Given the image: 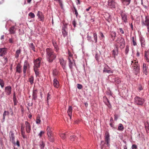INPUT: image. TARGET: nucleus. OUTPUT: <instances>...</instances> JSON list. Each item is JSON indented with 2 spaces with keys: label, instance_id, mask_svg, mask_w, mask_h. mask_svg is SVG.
Instances as JSON below:
<instances>
[{
  "label": "nucleus",
  "instance_id": "nucleus-1",
  "mask_svg": "<svg viewBox=\"0 0 149 149\" xmlns=\"http://www.w3.org/2000/svg\"><path fill=\"white\" fill-rule=\"evenodd\" d=\"M47 61L52 63L56 58V54L54 53L53 50L51 48H47L45 50Z\"/></svg>",
  "mask_w": 149,
  "mask_h": 149
},
{
  "label": "nucleus",
  "instance_id": "nucleus-2",
  "mask_svg": "<svg viewBox=\"0 0 149 149\" xmlns=\"http://www.w3.org/2000/svg\"><path fill=\"white\" fill-rule=\"evenodd\" d=\"M134 102L135 104L142 106L145 100L143 98L136 96L134 98Z\"/></svg>",
  "mask_w": 149,
  "mask_h": 149
},
{
  "label": "nucleus",
  "instance_id": "nucleus-3",
  "mask_svg": "<svg viewBox=\"0 0 149 149\" xmlns=\"http://www.w3.org/2000/svg\"><path fill=\"white\" fill-rule=\"evenodd\" d=\"M131 64L132 65V67L136 71L135 74H137L139 71V67L138 65V62H134L132 61H131Z\"/></svg>",
  "mask_w": 149,
  "mask_h": 149
},
{
  "label": "nucleus",
  "instance_id": "nucleus-4",
  "mask_svg": "<svg viewBox=\"0 0 149 149\" xmlns=\"http://www.w3.org/2000/svg\"><path fill=\"white\" fill-rule=\"evenodd\" d=\"M143 25H144L146 26L148 30V32H149V17L146 16L145 17V20L144 21L143 20L142 22Z\"/></svg>",
  "mask_w": 149,
  "mask_h": 149
},
{
  "label": "nucleus",
  "instance_id": "nucleus-5",
  "mask_svg": "<svg viewBox=\"0 0 149 149\" xmlns=\"http://www.w3.org/2000/svg\"><path fill=\"white\" fill-rule=\"evenodd\" d=\"M104 137L105 141L106 143V144L107 146H108L110 141V139L109 134L108 132H105L104 135Z\"/></svg>",
  "mask_w": 149,
  "mask_h": 149
},
{
  "label": "nucleus",
  "instance_id": "nucleus-6",
  "mask_svg": "<svg viewBox=\"0 0 149 149\" xmlns=\"http://www.w3.org/2000/svg\"><path fill=\"white\" fill-rule=\"evenodd\" d=\"M108 5L111 8H115L116 3L115 0H109L108 1Z\"/></svg>",
  "mask_w": 149,
  "mask_h": 149
},
{
  "label": "nucleus",
  "instance_id": "nucleus-7",
  "mask_svg": "<svg viewBox=\"0 0 149 149\" xmlns=\"http://www.w3.org/2000/svg\"><path fill=\"white\" fill-rule=\"evenodd\" d=\"M29 68V64L27 61H25L24 62L23 66V72L25 75V73L26 72V69Z\"/></svg>",
  "mask_w": 149,
  "mask_h": 149
},
{
  "label": "nucleus",
  "instance_id": "nucleus-8",
  "mask_svg": "<svg viewBox=\"0 0 149 149\" xmlns=\"http://www.w3.org/2000/svg\"><path fill=\"white\" fill-rule=\"evenodd\" d=\"M116 42L117 43H120L121 45H125V42L124 39L122 37L118 38Z\"/></svg>",
  "mask_w": 149,
  "mask_h": 149
},
{
  "label": "nucleus",
  "instance_id": "nucleus-9",
  "mask_svg": "<svg viewBox=\"0 0 149 149\" xmlns=\"http://www.w3.org/2000/svg\"><path fill=\"white\" fill-rule=\"evenodd\" d=\"M25 125L26 132L27 133H30L31 130L30 124L27 121H26L25 122Z\"/></svg>",
  "mask_w": 149,
  "mask_h": 149
},
{
  "label": "nucleus",
  "instance_id": "nucleus-10",
  "mask_svg": "<svg viewBox=\"0 0 149 149\" xmlns=\"http://www.w3.org/2000/svg\"><path fill=\"white\" fill-rule=\"evenodd\" d=\"M37 15L38 16V18L40 19V21L42 22L44 21V17L42 12L39 11H38Z\"/></svg>",
  "mask_w": 149,
  "mask_h": 149
},
{
  "label": "nucleus",
  "instance_id": "nucleus-11",
  "mask_svg": "<svg viewBox=\"0 0 149 149\" xmlns=\"http://www.w3.org/2000/svg\"><path fill=\"white\" fill-rule=\"evenodd\" d=\"M68 60L69 62V66L71 70L73 69V65H75V64L74 61V60L72 59V61H71L69 57H68Z\"/></svg>",
  "mask_w": 149,
  "mask_h": 149
},
{
  "label": "nucleus",
  "instance_id": "nucleus-12",
  "mask_svg": "<svg viewBox=\"0 0 149 149\" xmlns=\"http://www.w3.org/2000/svg\"><path fill=\"white\" fill-rule=\"evenodd\" d=\"M7 49L6 48H0V56H2L7 53Z\"/></svg>",
  "mask_w": 149,
  "mask_h": 149
},
{
  "label": "nucleus",
  "instance_id": "nucleus-13",
  "mask_svg": "<svg viewBox=\"0 0 149 149\" xmlns=\"http://www.w3.org/2000/svg\"><path fill=\"white\" fill-rule=\"evenodd\" d=\"M122 19L124 22L126 23L127 22V15L124 13L122 12L121 13Z\"/></svg>",
  "mask_w": 149,
  "mask_h": 149
},
{
  "label": "nucleus",
  "instance_id": "nucleus-14",
  "mask_svg": "<svg viewBox=\"0 0 149 149\" xmlns=\"http://www.w3.org/2000/svg\"><path fill=\"white\" fill-rule=\"evenodd\" d=\"M59 62L61 65L62 66L63 69L65 68V64L66 61L64 60L62 58H60L59 59Z\"/></svg>",
  "mask_w": 149,
  "mask_h": 149
},
{
  "label": "nucleus",
  "instance_id": "nucleus-15",
  "mask_svg": "<svg viewBox=\"0 0 149 149\" xmlns=\"http://www.w3.org/2000/svg\"><path fill=\"white\" fill-rule=\"evenodd\" d=\"M11 87L10 86H6L5 88V92L7 95H9L11 93Z\"/></svg>",
  "mask_w": 149,
  "mask_h": 149
},
{
  "label": "nucleus",
  "instance_id": "nucleus-16",
  "mask_svg": "<svg viewBox=\"0 0 149 149\" xmlns=\"http://www.w3.org/2000/svg\"><path fill=\"white\" fill-rule=\"evenodd\" d=\"M40 60L39 58L35 60L34 61V66H36V67H40Z\"/></svg>",
  "mask_w": 149,
  "mask_h": 149
},
{
  "label": "nucleus",
  "instance_id": "nucleus-17",
  "mask_svg": "<svg viewBox=\"0 0 149 149\" xmlns=\"http://www.w3.org/2000/svg\"><path fill=\"white\" fill-rule=\"evenodd\" d=\"M53 85L56 88H58L59 87V82L55 78L54 79Z\"/></svg>",
  "mask_w": 149,
  "mask_h": 149
},
{
  "label": "nucleus",
  "instance_id": "nucleus-18",
  "mask_svg": "<svg viewBox=\"0 0 149 149\" xmlns=\"http://www.w3.org/2000/svg\"><path fill=\"white\" fill-rule=\"evenodd\" d=\"M38 93V91L37 89H34L33 92V99L35 100L36 99L37 97V94Z\"/></svg>",
  "mask_w": 149,
  "mask_h": 149
},
{
  "label": "nucleus",
  "instance_id": "nucleus-19",
  "mask_svg": "<svg viewBox=\"0 0 149 149\" xmlns=\"http://www.w3.org/2000/svg\"><path fill=\"white\" fill-rule=\"evenodd\" d=\"M52 43L53 45L54 48L56 52H58V49L59 48L56 42L55 41V40H52Z\"/></svg>",
  "mask_w": 149,
  "mask_h": 149
},
{
  "label": "nucleus",
  "instance_id": "nucleus-20",
  "mask_svg": "<svg viewBox=\"0 0 149 149\" xmlns=\"http://www.w3.org/2000/svg\"><path fill=\"white\" fill-rule=\"evenodd\" d=\"M72 113V108L71 106H69L67 111V113L68 116L70 117V119H71Z\"/></svg>",
  "mask_w": 149,
  "mask_h": 149
},
{
  "label": "nucleus",
  "instance_id": "nucleus-21",
  "mask_svg": "<svg viewBox=\"0 0 149 149\" xmlns=\"http://www.w3.org/2000/svg\"><path fill=\"white\" fill-rule=\"evenodd\" d=\"M52 131L53 129L51 127L49 126H47L46 129L47 134H53Z\"/></svg>",
  "mask_w": 149,
  "mask_h": 149
},
{
  "label": "nucleus",
  "instance_id": "nucleus-22",
  "mask_svg": "<svg viewBox=\"0 0 149 149\" xmlns=\"http://www.w3.org/2000/svg\"><path fill=\"white\" fill-rule=\"evenodd\" d=\"M48 139L51 142H53L54 141V137L53 134H48Z\"/></svg>",
  "mask_w": 149,
  "mask_h": 149
},
{
  "label": "nucleus",
  "instance_id": "nucleus-23",
  "mask_svg": "<svg viewBox=\"0 0 149 149\" xmlns=\"http://www.w3.org/2000/svg\"><path fill=\"white\" fill-rule=\"evenodd\" d=\"M147 69L148 68L147 67L146 64L144 63L143 64V72L146 75L148 74Z\"/></svg>",
  "mask_w": 149,
  "mask_h": 149
},
{
  "label": "nucleus",
  "instance_id": "nucleus-24",
  "mask_svg": "<svg viewBox=\"0 0 149 149\" xmlns=\"http://www.w3.org/2000/svg\"><path fill=\"white\" fill-rule=\"evenodd\" d=\"M110 35L111 38L112 40L114 41L116 36V32L115 31H111V32Z\"/></svg>",
  "mask_w": 149,
  "mask_h": 149
},
{
  "label": "nucleus",
  "instance_id": "nucleus-25",
  "mask_svg": "<svg viewBox=\"0 0 149 149\" xmlns=\"http://www.w3.org/2000/svg\"><path fill=\"white\" fill-rule=\"evenodd\" d=\"M16 29L15 27L13 26L11 27L9 29V31L10 34H14L15 33Z\"/></svg>",
  "mask_w": 149,
  "mask_h": 149
},
{
  "label": "nucleus",
  "instance_id": "nucleus-26",
  "mask_svg": "<svg viewBox=\"0 0 149 149\" xmlns=\"http://www.w3.org/2000/svg\"><path fill=\"white\" fill-rule=\"evenodd\" d=\"M21 65L19 64H18L16 67V72H18L19 73H20L21 72Z\"/></svg>",
  "mask_w": 149,
  "mask_h": 149
},
{
  "label": "nucleus",
  "instance_id": "nucleus-27",
  "mask_svg": "<svg viewBox=\"0 0 149 149\" xmlns=\"http://www.w3.org/2000/svg\"><path fill=\"white\" fill-rule=\"evenodd\" d=\"M62 35L64 37H65L68 35V32L65 28H63L62 30Z\"/></svg>",
  "mask_w": 149,
  "mask_h": 149
},
{
  "label": "nucleus",
  "instance_id": "nucleus-28",
  "mask_svg": "<svg viewBox=\"0 0 149 149\" xmlns=\"http://www.w3.org/2000/svg\"><path fill=\"white\" fill-rule=\"evenodd\" d=\"M21 51L20 49L17 50L16 51L15 54V56L16 58H17L19 57V54L21 53Z\"/></svg>",
  "mask_w": 149,
  "mask_h": 149
},
{
  "label": "nucleus",
  "instance_id": "nucleus-29",
  "mask_svg": "<svg viewBox=\"0 0 149 149\" xmlns=\"http://www.w3.org/2000/svg\"><path fill=\"white\" fill-rule=\"evenodd\" d=\"M10 138L11 140L12 143H15L14 135L13 133H12L10 136Z\"/></svg>",
  "mask_w": 149,
  "mask_h": 149
},
{
  "label": "nucleus",
  "instance_id": "nucleus-30",
  "mask_svg": "<svg viewBox=\"0 0 149 149\" xmlns=\"http://www.w3.org/2000/svg\"><path fill=\"white\" fill-rule=\"evenodd\" d=\"M131 0H122L123 3L126 5H129L130 2Z\"/></svg>",
  "mask_w": 149,
  "mask_h": 149
},
{
  "label": "nucleus",
  "instance_id": "nucleus-31",
  "mask_svg": "<svg viewBox=\"0 0 149 149\" xmlns=\"http://www.w3.org/2000/svg\"><path fill=\"white\" fill-rule=\"evenodd\" d=\"M112 54L114 58H116V56H117L118 54V52L117 49H116L113 50L112 51Z\"/></svg>",
  "mask_w": 149,
  "mask_h": 149
},
{
  "label": "nucleus",
  "instance_id": "nucleus-32",
  "mask_svg": "<svg viewBox=\"0 0 149 149\" xmlns=\"http://www.w3.org/2000/svg\"><path fill=\"white\" fill-rule=\"evenodd\" d=\"M132 41L133 45L134 46H136L137 45V43L136 42V38L133 36L132 37Z\"/></svg>",
  "mask_w": 149,
  "mask_h": 149
},
{
  "label": "nucleus",
  "instance_id": "nucleus-33",
  "mask_svg": "<svg viewBox=\"0 0 149 149\" xmlns=\"http://www.w3.org/2000/svg\"><path fill=\"white\" fill-rule=\"evenodd\" d=\"M29 80L31 85H32L33 84L34 78L33 76H31Z\"/></svg>",
  "mask_w": 149,
  "mask_h": 149
},
{
  "label": "nucleus",
  "instance_id": "nucleus-34",
  "mask_svg": "<svg viewBox=\"0 0 149 149\" xmlns=\"http://www.w3.org/2000/svg\"><path fill=\"white\" fill-rule=\"evenodd\" d=\"M141 45L142 47H144L145 45V41L143 38H141L140 39Z\"/></svg>",
  "mask_w": 149,
  "mask_h": 149
},
{
  "label": "nucleus",
  "instance_id": "nucleus-35",
  "mask_svg": "<svg viewBox=\"0 0 149 149\" xmlns=\"http://www.w3.org/2000/svg\"><path fill=\"white\" fill-rule=\"evenodd\" d=\"M59 135L62 139H65L66 137L65 133H61Z\"/></svg>",
  "mask_w": 149,
  "mask_h": 149
},
{
  "label": "nucleus",
  "instance_id": "nucleus-36",
  "mask_svg": "<svg viewBox=\"0 0 149 149\" xmlns=\"http://www.w3.org/2000/svg\"><path fill=\"white\" fill-rule=\"evenodd\" d=\"M118 130L120 131H122L124 129V127L121 124H120L118 127Z\"/></svg>",
  "mask_w": 149,
  "mask_h": 149
},
{
  "label": "nucleus",
  "instance_id": "nucleus-37",
  "mask_svg": "<svg viewBox=\"0 0 149 149\" xmlns=\"http://www.w3.org/2000/svg\"><path fill=\"white\" fill-rule=\"evenodd\" d=\"M51 98V96L49 94V93H48L47 94V103L48 104H49V99H50Z\"/></svg>",
  "mask_w": 149,
  "mask_h": 149
},
{
  "label": "nucleus",
  "instance_id": "nucleus-38",
  "mask_svg": "<svg viewBox=\"0 0 149 149\" xmlns=\"http://www.w3.org/2000/svg\"><path fill=\"white\" fill-rule=\"evenodd\" d=\"M0 85L2 88H3L4 86V83L3 80L0 78Z\"/></svg>",
  "mask_w": 149,
  "mask_h": 149
},
{
  "label": "nucleus",
  "instance_id": "nucleus-39",
  "mask_svg": "<svg viewBox=\"0 0 149 149\" xmlns=\"http://www.w3.org/2000/svg\"><path fill=\"white\" fill-rule=\"evenodd\" d=\"M13 100L14 102V104L15 105H16L17 104L16 99L15 96V93H13Z\"/></svg>",
  "mask_w": 149,
  "mask_h": 149
},
{
  "label": "nucleus",
  "instance_id": "nucleus-40",
  "mask_svg": "<svg viewBox=\"0 0 149 149\" xmlns=\"http://www.w3.org/2000/svg\"><path fill=\"white\" fill-rule=\"evenodd\" d=\"M93 37L94 40L95 41V42L96 43L97 41V34L96 33H93Z\"/></svg>",
  "mask_w": 149,
  "mask_h": 149
},
{
  "label": "nucleus",
  "instance_id": "nucleus-41",
  "mask_svg": "<svg viewBox=\"0 0 149 149\" xmlns=\"http://www.w3.org/2000/svg\"><path fill=\"white\" fill-rule=\"evenodd\" d=\"M30 47L32 50L34 52L35 51V46L33 43L30 44Z\"/></svg>",
  "mask_w": 149,
  "mask_h": 149
},
{
  "label": "nucleus",
  "instance_id": "nucleus-42",
  "mask_svg": "<svg viewBox=\"0 0 149 149\" xmlns=\"http://www.w3.org/2000/svg\"><path fill=\"white\" fill-rule=\"evenodd\" d=\"M40 146L41 148H43L45 146V144L44 142L42 141H40Z\"/></svg>",
  "mask_w": 149,
  "mask_h": 149
},
{
  "label": "nucleus",
  "instance_id": "nucleus-43",
  "mask_svg": "<svg viewBox=\"0 0 149 149\" xmlns=\"http://www.w3.org/2000/svg\"><path fill=\"white\" fill-rule=\"evenodd\" d=\"M103 72H107L109 73H111L113 72V71L109 70H108L104 68L103 70Z\"/></svg>",
  "mask_w": 149,
  "mask_h": 149
},
{
  "label": "nucleus",
  "instance_id": "nucleus-44",
  "mask_svg": "<svg viewBox=\"0 0 149 149\" xmlns=\"http://www.w3.org/2000/svg\"><path fill=\"white\" fill-rule=\"evenodd\" d=\"M29 15L31 18H34L35 17V15L32 12L29 13Z\"/></svg>",
  "mask_w": 149,
  "mask_h": 149
},
{
  "label": "nucleus",
  "instance_id": "nucleus-45",
  "mask_svg": "<svg viewBox=\"0 0 149 149\" xmlns=\"http://www.w3.org/2000/svg\"><path fill=\"white\" fill-rule=\"evenodd\" d=\"M129 51V47L128 45H127L126 46L125 50V52L126 54H127L128 53Z\"/></svg>",
  "mask_w": 149,
  "mask_h": 149
},
{
  "label": "nucleus",
  "instance_id": "nucleus-46",
  "mask_svg": "<svg viewBox=\"0 0 149 149\" xmlns=\"http://www.w3.org/2000/svg\"><path fill=\"white\" fill-rule=\"evenodd\" d=\"M75 137H76L75 135H72L70 137V139L71 141H74Z\"/></svg>",
  "mask_w": 149,
  "mask_h": 149
},
{
  "label": "nucleus",
  "instance_id": "nucleus-47",
  "mask_svg": "<svg viewBox=\"0 0 149 149\" xmlns=\"http://www.w3.org/2000/svg\"><path fill=\"white\" fill-rule=\"evenodd\" d=\"M9 113L8 111H5L3 113V116H5L7 115H8Z\"/></svg>",
  "mask_w": 149,
  "mask_h": 149
},
{
  "label": "nucleus",
  "instance_id": "nucleus-48",
  "mask_svg": "<svg viewBox=\"0 0 149 149\" xmlns=\"http://www.w3.org/2000/svg\"><path fill=\"white\" fill-rule=\"evenodd\" d=\"M58 74V72L56 69H54L53 70V74L54 75H56Z\"/></svg>",
  "mask_w": 149,
  "mask_h": 149
},
{
  "label": "nucleus",
  "instance_id": "nucleus-49",
  "mask_svg": "<svg viewBox=\"0 0 149 149\" xmlns=\"http://www.w3.org/2000/svg\"><path fill=\"white\" fill-rule=\"evenodd\" d=\"M21 134L22 135V136L24 138V135L25 134V132L24 131V130H23L22 129V130H21Z\"/></svg>",
  "mask_w": 149,
  "mask_h": 149
},
{
  "label": "nucleus",
  "instance_id": "nucleus-50",
  "mask_svg": "<svg viewBox=\"0 0 149 149\" xmlns=\"http://www.w3.org/2000/svg\"><path fill=\"white\" fill-rule=\"evenodd\" d=\"M132 149H137V146L135 144H133L132 147Z\"/></svg>",
  "mask_w": 149,
  "mask_h": 149
},
{
  "label": "nucleus",
  "instance_id": "nucleus-51",
  "mask_svg": "<svg viewBox=\"0 0 149 149\" xmlns=\"http://www.w3.org/2000/svg\"><path fill=\"white\" fill-rule=\"evenodd\" d=\"M77 87L79 89H81L82 88V85L80 84H78L77 85Z\"/></svg>",
  "mask_w": 149,
  "mask_h": 149
},
{
  "label": "nucleus",
  "instance_id": "nucleus-52",
  "mask_svg": "<svg viewBox=\"0 0 149 149\" xmlns=\"http://www.w3.org/2000/svg\"><path fill=\"white\" fill-rule=\"evenodd\" d=\"M45 132L43 131H41L39 134V136H40V137H41L42 135L44 134Z\"/></svg>",
  "mask_w": 149,
  "mask_h": 149
},
{
  "label": "nucleus",
  "instance_id": "nucleus-53",
  "mask_svg": "<svg viewBox=\"0 0 149 149\" xmlns=\"http://www.w3.org/2000/svg\"><path fill=\"white\" fill-rule=\"evenodd\" d=\"M145 58H146V61L148 62H149V59L148 58L147 56L146 52H145Z\"/></svg>",
  "mask_w": 149,
  "mask_h": 149
},
{
  "label": "nucleus",
  "instance_id": "nucleus-54",
  "mask_svg": "<svg viewBox=\"0 0 149 149\" xmlns=\"http://www.w3.org/2000/svg\"><path fill=\"white\" fill-rule=\"evenodd\" d=\"M68 54L69 55V57H72L73 55L70 52L69 50H68Z\"/></svg>",
  "mask_w": 149,
  "mask_h": 149
},
{
  "label": "nucleus",
  "instance_id": "nucleus-55",
  "mask_svg": "<svg viewBox=\"0 0 149 149\" xmlns=\"http://www.w3.org/2000/svg\"><path fill=\"white\" fill-rule=\"evenodd\" d=\"M39 68L40 67H36V66H34V71H39L38 68Z\"/></svg>",
  "mask_w": 149,
  "mask_h": 149
},
{
  "label": "nucleus",
  "instance_id": "nucleus-56",
  "mask_svg": "<svg viewBox=\"0 0 149 149\" xmlns=\"http://www.w3.org/2000/svg\"><path fill=\"white\" fill-rule=\"evenodd\" d=\"M36 123L39 124L40 123V120L39 118H37L36 119Z\"/></svg>",
  "mask_w": 149,
  "mask_h": 149
},
{
  "label": "nucleus",
  "instance_id": "nucleus-57",
  "mask_svg": "<svg viewBox=\"0 0 149 149\" xmlns=\"http://www.w3.org/2000/svg\"><path fill=\"white\" fill-rule=\"evenodd\" d=\"M74 12H75V14L76 16V17H77L78 14V13L77 12V10L76 9V8L74 7Z\"/></svg>",
  "mask_w": 149,
  "mask_h": 149
},
{
  "label": "nucleus",
  "instance_id": "nucleus-58",
  "mask_svg": "<svg viewBox=\"0 0 149 149\" xmlns=\"http://www.w3.org/2000/svg\"><path fill=\"white\" fill-rule=\"evenodd\" d=\"M87 38L88 40L90 41L91 40V36H89L88 34L87 35Z\"/></svg>",
  "mask_w": 149,
  "mask_h": 149
},
{
  "label": "nucleus",
  "instance_id": "nucleus-59",
  "mask_svg": "<svg viewBox=\"0 0 149 149\" xmlns=\"http://www.w3.org/2000/svg\"><path fill=\"white\" fill-rule=\"evenodd\" d=\"M3 58L4 59V62L5 63H6L8 61V58L6 56H4Z\"/></svg>",
  "mask_w": 149,
  "mask_h": 149
},
{
  "label": "nucleus",
  "instance_id": "nucleus-60",
  "mask_svg": "<svg viewBox=\"0 0 149 149\" xmlns=\"http://www.w3.org/2000/svg\"><path fill=\"white\" fill-rule=\"evenodd\" d=\"M36 75V76L37 77V76H38L39 74V71H34Z\"/></svg>",
  "mask_w": 149,
  "mask_h": 149
},
{
  "label": "nucleus",
  "instance_id": "nucleus-61",
  "mask_svg": "<svg viewBox=\"0 0 149 149\" xmlns=\"http://www.w3.org/2000/svg\"><path fill=\"white\" fill-rule=\"evenodd\" d=\"M119 30L121 33L123 34L124 33V32L122 28H120L119 29Z\"/></svg>",
  "mask_w": 149,
  "mask_h": 149
},
{
  "label": "nucleus",
  "instance_id": "nucleus-62",
  "mask_svg": "<svg viewBox=\"0 0 149 149\" xmlns=\"http://www.w3.org/2000/svg\"><path fill=\"white\" fill-rule=\"evenodd\" d=\"M105 143H104V144H103V145L102 144V145L101 146L102 149H107V148H106L105 147H104V145H105Z\"/></svg>",
  "mask_w": 149,
  "mask_h": 149
},
{
  "label": "nucleus",
  "instance_id": "nucleus-63",
  "mask_svg": "<svg viewBox=\"0 0 149 149\" xmlns=\"http://www.w3.org/2000/svg\"><path fill=\"white\" fill-rule=\"evenodd\" d=\"M143 89V88L141 86H140L138 88V89L140 91L142 90Z\"/></svg>",
  "mask_w": 149,
  "mask_h": 149
},
{
  "label": "nucleus",
  "instance_id": "nucleus-64",
  "mask_svg": "<svg viewBox=\"0 0 149 149\" xmlns=\"http://www.w3.org/2000/svg\"><path fill=\"white\" fill-rule=\"evenodd\" d=\"M16 144L17 146L18 147L19 146H20L19 142V141L18 140L17 141Z\"/></svg>",
  "mask_w": 149,
  "mask_h": 149
}]
</instances>
